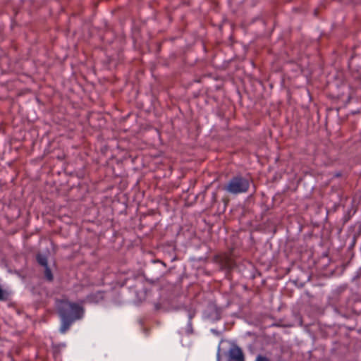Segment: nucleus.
<instances>
[{"label": "nucleus", "instance_id": "6e6552de", "mask_svg": "<svg viewBox=\"0 0 361 361\" xmlns=\"http://www.w3.org/2000/svg\"><path fill=\"white\" fill-rule=\"evenodd\" d=\"M255 361H270L269 358L263 355H258Z\"/></svg>", "mask_w": 361, "mask_h": 361}, {"label": "nucleus", "instance_id": "7ed1b4c3", "mask_svg": "<svg viewBox=\"0 0 361 361\" xmlns=\"http://www.w3.org/2000/svg\"><path fill=\"white\" fill-rule=\"evenodd\" d=\"M217 361H245V357L242 350L238 346H234L224 355L218 354Z\"/></svg>", "mask_w": 361, "mask_h": 361}, {"label": "nucleus", "instance_id": "20e7f679", "mask_svg": "<svg viewBox=\"0 0 361 361\" xmlns=\"http://www.w3.org/2000/svg\"><path fill=\"white\" fill-rule=\"evenodd\" d=\"M61 302L67 305L70 309L71 314H69V317L71 316V319L75 320L80 319L82 317L84 310L80 305L75 302H71L68 300H61Z\"/></svg>", "mask_w": 361, "mask_h": 361}, {"label": "nucleus", "instance_id": "423d86ee", "mask_svg": "<svg viewBox=\"0 0 361 361\" xmlns=\"http://www.w3.org/2000/svg\"><path fill=\"white\" fill-rule=\"evenodd\" d=\"M36 259H37V262L42 267H48V260L45 256H44L41 254H38L36 256Z\"/></svg>", "mask_w": 361, "mask_h": 361}, {"label": "nucleus", "instance_id": "f257e3e1", "mask_svg": "<svg viewBox=\"0 0 361 361\" xmlns=\"http://www.w3.org/2000/svg\"><path fill=\"white\" fill-rule=\"evenodd\" d=\"M250 188L249 180L241 176H236L233 177L226 186V190L232 194L245 193Z\"/></svg>", "mask_w": 361, "mask_h": 361}, {"label": "nucleus", "instance_id": "f03ea898", "mask_svg": "<svg viewBox=\"0 0 361 361\" xmlns=\"http://www.w3.org/2000/svg\"><path fill=\"white\" fill-rule=\"evenodd\" d=\"M212 261L217 264L221 270H230L235 265V260L233 259L231 253L226 252L215 255Z\"/></svg>", "mask_w": 361, "mask_h": 361}, {"label": "nucleus", "instance_id": "0eeeda50", "mask_svg": "<svg viewBox=\"0 0 361 361\" xmlns=\"http://www.w3.org/2000/svg\"><path fill=\"white\" fill-rule=\"evenodd\" d=\"M44 276L46 279L48 281H52L54 279V276L52 274L51 269L48 267H44Z\"/></svg>", "mask_w": 361, "mask_h": 361}, {"label": "nucleus", "instance_id": "39448f33", "mask_svg": "<svg viewBox=\"0 0 361 361\" xmlns=\"http://www.w3.org/2000/svg\"><path fill=\"white\" fill-rule=\"evenodd\" d=\"M59 312L63 321V324L61 327V331L62 333H65L69 329L72 322L74 320L69 318V314L63 308L60 309Z\"/></svg>", "mask_w": 361, "mask_h": 361}]
</instances>
